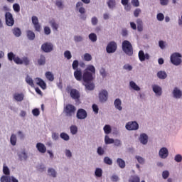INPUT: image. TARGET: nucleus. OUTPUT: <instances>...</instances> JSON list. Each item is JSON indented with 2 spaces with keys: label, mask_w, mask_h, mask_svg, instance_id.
Returning a JSON list of instances; mask_svg holds the SVG:
<instances>
[{
  "label": "nucleus",
  "mask_w": 182,
  "mask_h": 182,
  "mask_svg": "<svg viewBox=\"0 0 182 182\" xmlns=\"http://www.w3.org/2000/svg\"><path fill=\"white\" fill-rule=\"evenodd\" d=\"M125 127L127 130H137L139 129V124L136 122H128Z\"/></svg>",
  "instance_id": "12"
},
{
  "label": "nucleus",
  "mask_w": 182,
  "mask_h": 182,
  "mask_svg": "<svg viewBox=\"0 0 182 182\" xmlns=\"http://www.w3.org/2000/svg\"><path fill=\"white\" fill-rule=\"evenodd\" d=\"M173 97H175V99H180V97H181V91L180 90H178V88L175 87L173 89Z\"/></svg>",
  "instance_id": "20"
},
{
  "label": "nucleus",
  "mask_w": 182,
  "mask_h": 182,
  "mask_svg": "<svg viewBox=\"0 0 182 182\" xmlns=\"http://www.w3.org/2000/svg\"><path fill=\"white\" fill-rule=\"evenodd\" d=\"M137 29L139 32H143V21L141 19L136 20Z\"/></svg>",
  "instance_id": "24"
},
{
  "label": "nucleus",
  "mask_w": 182,
  "mask_h": 182,
  "mask_svg": "<svg viewBox=\"0 0 182 182\" xmlns=\"http://www.w3.org/2000/svg\"><path fill=\"white\" fill-rule=\"evenodd\" d=\"M36 84L38 86H40L41 89H43V90H45V89H46V83L45 82V81H43V80H42V78L37 77L36 79Z\"/></svg>",
  "instance_id": "17"
},
{
  "label": "nucleus",
  "mask_w": 182,
  "mask_h": 182,
  "mask_svg": "<svg viewBox=\"0 0 182 182\" xmlns=\"http://www.w3.org/2000/svg\"><path fill=\"white\" fill-rule=\"evenodd\" d=\"M168 176H170V173H168V171H164L162 173V177L164 178V180L168 178Z\"/></svg>",
  "instance_id": "54"
},
{
  "label": "nucleus",
  "mask_w": 182,
  "mask_h": 182,
  "mask_svg": "<svg viewBox=\"0 0 182 182\" xmlns=\"http://www.w3.org/2000/svg\"><path fill=\"white\" fill-rule=\"evenodd\" d=\"M156 18L159 21H164V14H163V13H159L157 14L156 16Z\"/></svg>",
  "instance_id": "56"
},
{
  "label": "nucleus",
  "mask_w": 182,
  "mask_h": 182,
  "mask_svg": "<svg viewBox=\"0 0 182 182\" xmlns=\"http://www.w3.org/2000/svg\"><path fill=\"white\" fill-rule=\"evenodd\" d=\"M38 63L40 65H45L46 63V58L45 55H41L40 58L38 60Z\"/></svg>",
  "instance_id": "33"
},
{
  "label": "nucleus",
  "mask_w": 182,
  "mask_h": 182,
  "mask_svg": "<svg viewBox=\"0 0 182 182\" xmlns=\"http://www.w3.org/2000/svg\"><path fill=\"white\" fill-rule=\"evenodd\" d=\"M171 62L172 65L178 66L181 65V54L178 53H174L171 55Z\"/></svg>",
  "instance_id": "4"
},
{
  "label": "nucleus",
  "mask_w": 182,
  "mask_h": 182,
  "mask_svg": "<svg viewBox=\"0 0 182 182\" xmlns=\"http://www.w3.org/2000/svg\"><path fill=\"white\" fill-rule=\"evenodd\" d=\"M89 39L91 40V42H96L97 41V36L95 33H92L89 35Z\"/></svg>",
  "instance_id": "38"
},
{
  "label": "nucleus",
  "mask_w": 182,
  "mask_h": 182,
  "mask_svg": "<svg viewBox=\"0 0 182 182\" xmlns=\"http://www.w3.org/2000/svg\"><path fill=\"white\" fill-rule=\"evenodd\" d=\"M130 182H140V178L137 176H134L131 178Z\"/></svg>",
  "instance_id": "55"
},
{
  "label": "nucleus",
  "mask_w": 182,
  "mask_h": 182,
  "mask_svg": "<svg viewBox=\"0 0 182 182\" xmlns=\"http://www.w3.org/2000/svg\"><path fill=\"white\" fill-rule=\"evenodd\" d=\"M153 91L154 92V93H156V95H157V96H161V87H160V86L159 85H153L152 87Z\"/></svg>",
  "instance_id": "21"
},
{
  "label": "nucleus",
  "mask_w": 182,
  "mask_h": 182,
  "mask_svg": "<svg viewBox=\"0 0 182 182\" xmlns=\"http://www.w3.org/2000/svg\"><path fill=\"white\" fill-rule=\"evenodd\" d=\"M13 9H14V12H20L21 6H19V4H14L13 5Z\"/></svg>",
  "instance_id": "46"
},
{
  "label": "nucleus",
  "mask_w": 182,
  "mask_h": 182,
  "mask_svg": "<svg viewBox=\"0 0 182 182\" xmlns=\"http://www.w3.org/2000/svg\"><path fill=\"white\" fill-rule=\"evenodd\" d=\"M129 86L130 87H132V89L136 90V92H139L140 90V87L136 85V82H134V81H130Z\"/></svg>",
  "instance_id": "27"
},
{
  "label": "nucleus",
  "mask_w": 182,
  "mask_h": 182,
  "mask_svg": "<svg viewBox=\"0 0 182 182\" xmlns=\"http://www.w3.org/2000/svg\"><path fill=\"white\" fill-rule=\"evenodd\" d=\"M14 62H15L16 63V65H23V61H22V59H21V58H19L18 56L14 58Z\"/></svg>",
  "instance_id": "47"
},
{
  "label": "nucleus",
  "mask_w": 182,
  "mask_h": 182,
  "mask_svg": "<svg viewBox=\"0 0 182 182\" xmlns=\"http://www.w3.org/2000/svg\"><path fill=\"white\" fill-rule=\"evenodd\" d=\"M104 163L108 164V166H112L113 164V161L109 158V156H106L104 158Z\"/></svg>",
  "instance_id": "36"
},
{
  "label": "nucleus",
  "mask_w": 182,
  "mask_h": 182,
  "mask_svg": "<svg viewBox=\"0 0 182 182\" xmlns=\"http://www.w3.org/2000/svg\"><path fill=\"white\" fill-rule=\"evenodd\" d=\"M46 77L50 82H53V80H55V76L50 73V71L46 73Z\"/></svg>",
  "instance_id": "25"
},
{
  "label": "nucleus",
  "mask_w": 182,
  "mask_h": 182,
  "mask_svg": "<svg viewBox=\"0 0 182 182\" xmlns=\"http://www.w3.org/2000/svg\"><path fill=\"white\" fill-rule=\"evenodd\" d=\"M32 23L34 25V29L37 32H41V24H39V20L36 16H32Z\"/></svg>",
  "instance_id": "11"
},
{
  "label": "nucleus",
  "mask_w": 182,
  "mask_h": 182,
  "mask_svg": "<svg viewBox=\"0 0 182 182\" xmlns=\"http://www.w3.org/2000/svg\"><path fill=\"white\" fill-rule=\"evenodd\" d=\"M74 77L76 79V80H78V82H80L82 79H83V73H82V69H77L74 72Z\"/></svg>",
  "instance_id": "15"
},
{
  "label": "nucleus",
  "mask_w": 182,
  "mask_h": 182,
  "mask_svg": "<svg viewBox=\"0 0 182 182\" xmlns=\"http://www.w3.org/2000/svg\"><path fill=\"white\" fill-rule=\"evenodd\" d=\"M99 100L101 103H105L107 102V99H109V92L106 90H102L99 92Z\"/></svg>",
  "instance_id": "7"
},
{
  "label": "nucleus",
  "mask_w": 182,
  "mask_h": 182,
  "mask_svg": "<svg viewBox=\"0 0 182 182\" xmlns=\"http://www.w3.org/2000/svg\"><path fill=\"white\" fill-rule=\"evenodd\" d=\"M60 137H61L63 140H65V141H68V140L70 139L69 135L65 132L61 133Z\"/></svg>",
  "instance_id": "44"
},
{
  "label": "nucleus",
  "mask_w": 182,
  "mask_h": 182,
  "mask_svg": "<svg viewBox=\"0 0 182 182\" xmlns=\"http://www.w3.org/2000/svg\"><path fill=\"white\" fill-rule=\"evenodd\" d=\"M79 66V61H77V60H75L73 63V69L74 70H76L77 69H80V68H77Z\"/></svg>",
  "instance_id": "48"
},
{
  "label": "nucleus",
  "mask_w": 182,
  "mask_h": 182,
  "mask_svg": "<svg viewBox=\"0 0 182 182\" xmlns=\"http://www.w3.org/2000/svg\"><path fill=\"white\" fill-rule=\"evenodd\" d=\"M107 53H114L117 50V43L114 41L109 42L106 48Z\"/></svg>",
  "instance_id": "6"
},
{
  "label": "nucleus",
  "mask_w": 182,
  "mask_h": 182,
  "mask_svg": "<svg viewBox=\"0 0 182 182\" xmlns=\"http://www.w3.org/2000/svg\"><path fill=\"white\" fill-rule=\"evenodd\" d=\"M85 86L87 90H93L95 89V84L92 82H85Z\"/></svg>",
  "instance_id": "26"
},
{
  "label": "nucleus",
  "mask_w": 182,
  "mask_h": 182,
  "mask_svg": "<svg viewBox=\"0 0 182 182\" xmlns=\"http://www.w3.org/2000/svg\"><path fill=\"white\" fill-rule=\"evenodd\" d=\"M12 32L14 35L16 36V38H19V36L22 35V32L21 31V29L19 28H14Z\"/></svg>",
  "instance_id": "28"
},
{
  "label": "nucleus",
  "mask_w": 182,
  "mask_h": 182,
  "mask_svg": "<svg viewBox=\"0 0 182 182\" xmlns=\"http://www.w3.org/2000/svg\"><path fill=\"white\" fill-rule=\"evenodd\" d=\"M75 112L76 107H75L73 105L68 104L64 107V113L67 117H72V116H73Z\"/></svg>",
  "instance_id": "3"
},
{
  "label": "nucleus",
  "mask_w": 182,
  "mask_h": 182,
  "mask_svg": "<svg viewBox=\"0 0 182 182\" xmlns=\"http://www.w3.org/2000/svg\"><path fill=\"white\" fill-rule=\"evenodd\" d=\"M70 133L73 134H76L77 133V127L76 125H72L70 127Z\"/></svg>",
  "instance_id": "42"
},
{
  "label": "nucleus",
  "mask_w": 182,
  "mask_h": 182,
  "mask_svg": "<svg viewBox=\"0 0 182 182\" xmlns=\"http://www.w3.org/2000/svg\"><path fill=\"white\" fill-rule=\"evenodd\" d=\"M117 164L119 166L120 168H124V167H126V162L124 161V160L120 158H118L117 159Z\"/></svg>",
  "instance_id": "22"
},
{
  "label": "nucleus",
  "mask_w": 182,
  "mask_h": 182,
  "mask_svg": "<svg viewBox=\"0 0 182 182\" xmlns=\"http://www.w3.org/2000/svg\"><path fill=\"white\" fill-rule=\"evenodd\" d=\"M107 6L109 8V9H113L116 7V1L114 0H109L107 2Z\"/></svg>",
  "instance_id": "29"
},
{
  "label": "nucleus",
  "mask_w": 182,
  "mask_h": 182,
  "mask_svg": "<svg viewBox=\"0 0 182 182\" xmlns=\"http://www.w3.org/2000/svg\"><path fill=\"white\" fill-rule=\"evenodd\" d=\"M41 49L46 53H49L53 50V45L50 43H46L41 46Z\"/></svg>",
  "instance_id": "10"
},
{
  "label": "nucleus",
  "mask_w": 182,
  "mask_h": 182,
  "mask_svg": "<svg viewBox=\"0 0 182 182\" xmlns=\"http://www.w3.org/2000/svg\"><path fill=\"white\" fill-rule=\"evenodd\" d=\"M105 144H113L114 139L109 138V136L106 135L105 138Z\"/></svg>",
  "instance_id": "34"
},
{
  "label": "nucleus",
  "mask_w": 182,
  "mask_h": 182,
  "mask_svg": "<svg viewBox=\"0 0 182 182\" xmlns=\"http://www.w3.org/2000/svg\"><path fill=\"white\" fill-rule=\"evenodd\" d=\"M137 160V161L140 164H144V159H143V157L139 156H136L135 157Z\"/></svg>",
  "instance_id": "57"
},
{
  "label": "nucleus",
  "mask_w": 182,
  "mask_h": 182,
  "mask_svg": "<svg viewBox=\"0 0 182 182\" xmlns=\"http://www.w3.org/2000/svg\"><path fill=\"white\" fill-rule=\"evenodd\" d=\"M44 33L46 35H50V28L48 26L44 28Z\"/></svg>",
  "instance_id": "64"
},
{
  "label": "nucleus",
  "mask_w": 182,
  "mask_h": 182,
  "mask_svg": "<svg viewBox=\"0 0 182 182\" xmlns=\"http://www.w3.org/2000/svg\"><path fill=\"white\" fill-rule=\"evenodd\" d=\"M64 56H65V58H66L68 60L72 59V54L70 53V51H69V50H66L64 53Z\"/></svg>",
  "instance_id": "52"
},
{
  "label": "nucleus",
  "mask_w": 182,
  "mask_h": 182,
  "mask_svg": "<svg viewBox=\"0 0 182 182\" xmlns=\"http://www.w3.org/2000/svg\"><path fill=\"white\" fill-rule=\"evenodd\" d=\"M97 153L99 154V156H103L105 154V149H103V148L101 146H99L97 148Z\"/></svg>",
  "instance_id": "51"
},
{
  "label": "nucleus",
  "mask_w": 182,
  "mask_h": 182,
  "mask_svg": "<svg viewBox=\"0 0 182 182\" xmlns=\"http://www.w3.org/2000/svg\"><path fill=\"white\" fill-rule=\"evenodd\" d=\"M36 149L38 150L39 153L45 154L46 153V146L43 143L38 142L36 144Z\"/></svg>",
  "instance_id": "16"
},
{
  "label": "nucleus",
  "mask_w": 182,
  "mask_h": 182,
  "mask_svg": "<svg viewBox=\"0 0 182 182\" xmlns=\"http://www.w3.org/2000/svg\"><path fill=\"white\" fill-rule=\"evenodd\" d=\"M138 56L140 62H144V60H149L150 59V55L149 53L144 54V51L143 50H139Z\"/></svg>",
  "instance_id": "13"
},
{
  "label": "nucleus",
  "mask_w": 182,
  "mask_h": 182,
  "mask_svg": "<svg viewBox=\"0 0 182 182\" xmlns=\"http://www.w3.org/2000/svg\"><path fill=\"white\" fill-rule=\"evenodd\" d=\"M122 48L126 55L133 56V46L130 41L124 40L122 43Z\"/></svg>",
  "instance_id": "2"
},
{
  "label": "nucleus",
  "mask_w": 182,
  "mask_h": 182,
  "mask_svg": "<svg viewBox=\"0 0 182 182\" xmlns=\"http://www.w3.org/2000/svg\"><path fill=\"white\" fill-rule=\"evenodd\" d=\"M5 19L7 26H14V24L15 23V20L14 19V16H12V14H11L10 12H6Z\"/></svg>",
  "instance_id": "8"
},
{
  "label": "nucleus",
  "mask_w": 182,
  "mask_h": 182,
  "mask_svg": "<svg viewBox=\"0 0 182 182\" xmlns=\"http://www.w3.org/2000/svg\"><path fill=\"white\" fill-rule=\"evenodd\" d=\"M157 77L159 79H166L167 77V73L164 71H159L157 73Z\"/></svg>",
  "instance_id": "30"
},
{
  "label": "nucleus",
  "mask_w": 182,
  "mask_h": 182,
  "mask_svg": "<svg viewBox=\"0 0 182 182\" xmlns=\"http://www.w3.org/2000/svg\"><path fill=\"white\" fill-rule=\"evenodd\" d=\"M27 37L30 41H33L35 39V33L31 30L27 31Z\"/></svg>",
  "instance_id": "31"
},
{
  "label": "nucleus",
  "mask_w": 182,
  "mask_h": 182,
  "mask_svg": "<svg viewBox=\"0 0 182 182\" xmlns=\"http://www.w3.org/2000/svg\"><path fill=\"white\" fill-rule=\"evenodd\" d=\"M84 59L87 62H90V60H92V55L90 54H89V53H85L84 55Z\"/></svg>",
  "instance_id": "50"
},
{
  "label": "nucleus",
  "mask_w": 182,
  "mask_h": 182,
  "mask_svg": "<svg viewBox=\"0 0 182 182\" xmlns=\"http://www.w3.org/2000/svg\"><path fill=\"white\" fill-rule=\"evenodd\" d=\"M3 173L5 176H9L11 174V171H9V168L8 166L4 165L3 166Z\"/></svg>",
  "instance_id": "43"
},
{
  "label": "nucleus",
  "mask_w": 182,
  "mask_h": 182,
  "mask_svg": "<svg viewBox=\"0 0 182 182\" xmlns=\"http://www.w3.org/2000/svg\"><path fill=\"white\" fill-rule=\"evenodd\" d=\"M114 105L115 106V108L117 109V110H123V107H122V100H120V99H116L114 100Z\"/></svg>",
  "instance_id": "19"
},
{
  "label": "nucleus",
  "mask_w": 182,
  "mask_h": 182,
  "mask_svg": "<svg viewBox=\"0 0 182 182\" xmlns=\"http://www.w3.org/2000/svg\"><path fill=\"white\" fill-rule=\"evenodd\" d=\"M100 73L102 77H106L107 73H106V70L105 68H101L100 70Z\"/></svg>",
  "instance_id": "60"
},
{
  "label": "nucleus",
  "mask_w": 182,
  "mask_h": 182,
  "mask_svg": "<svg viewBox=\"0 0 182 182\" xmlns=\"http://www.w3.org/2000/svg\"><path fill=\"white\" fill-rule=\"evenodd\" d=\"M132 4L133 5V6H139L140 5V2H139V0H132Z\"/></svg>",
  "instance_id": "62"
},
{
  "label": "nucleus",
  "mask_w": 182,
  "mask_h": 182,
  "mask_svg": "<svg viewBox=\"0 0 182 182\" xmlns=\"http://www.w3.org/2000/svg\"><path fill=\"white\" fill-rule=\"evenodd\" d=\"M139 140L141 144H146L149 141V136L146 134H141Z\"/></svg>",
  "instance_id": "18"
},
{
  "label": "nucleus",
  "mask_w": 182,
  "mask_h": 182,
  "mask_svg": "<svg viewBox=\"0 0 182 182\" xmlns=\"http://www.w3.org/2000/svg\"><path fill=\"white\" fill-rule=\"evenodd\" d=\"M32 113L34 116L38 117L41 114V111H39V109L35 108L32 110Z\"/></svg>",
  "instance_id": "53"
},
{
  "label": "nucleus",
  "mask_w": 182,
  "mask_h": 182,
  "mask_svg": "<svg viewBox=\"0 0 182 182\" xmlns=\"http://www.w3.org/2000/svg\"><path fill=\"white\" fill-rule=\"evenodd\" d=\"M102 175H103V171H102V168H97L95 170L96 177H102Z\"/></svg>",
  "instance_id": "39"
},
{
  "label": "nucleus",
  "mask_w": 182,
  "mask_h": 182,
  "mask_svg": "<svg viewBox=\"0 0 182 182\" xmlns=\"http://www.w3.org/2000/svg\"><path fill=\"white\" fill-rule=\"evenodd\" d=\"M104 132L105 134H110V133H112V128L109 127V125H105L104 127Z\"/></svg>",
  "instance_id": "41"
},
{
  "label": "nucleus",
  "mask_w": 182,
  "mask_h": 182,
  "mask_svg": "<svg viewBox=\"0 0 182 182\" xmlns=\"http://www.w3.org/2000/svg\"><path fill=\"white\" fill-rule=\"evenodd\" d=\"M96 77V68L92 65L87 66L82 74L84 83H90Z\"/></svg>",
  "instance_id": "1"
},
{
  "label": "nucleus",
  "mask_w": 182,
  "mask_h": 182,
  "mask_svg": "<svg viewBox=\"0 0 182 182\" xmlns=\"http://www.w3.org/2000/svg\"><path fill=\"white\" fill-rule=\"evenodd\" d=\"M1 182H11V176H1Z\"/></svg>",
  "instance_id": "45"
},
{
  "label": "nucleus",
  "mask_w": 182,
  "mask_h": 182,
  "mask_svg": "<svg viewBox=\"0 0 182 182\" xmlns=\"http://www.w3.org/2000/svg\"><path fill=\"white\" fill-rule=\"evenodd\" d=\"M159 154L161 159H167V157H168V149L166 147H163L159 150Z\"/></svg>",
  "instance_id": "14"
},
{
  "label": "nucleus",
  "mask_w": 182,
  "mask_h": 182,
  "mask_svg": "<svg viewBox=\"0 0 182 182\" xmlns=\"http://www.w3.org/2000/svg\"><path fill=\"white\" fill-rule=\"evenodd\" d=\"M141 13V10L140 9H136L134 11V15L136 18H138L139 15Z\"/></svg>",
  "instance_id": "61"
},
{
  "label": "nucleus",
  "mask_w": 182,
  "mask_h": 182,
  "mask_svg": "<svg viewBox=\"0 0 182 182\" xmlns=\"http://www.w3.org/2000/svg\"><path fill=\"white\" fill-rule=\"evenodd\" d=\"M68 93H70V97L74 100H79L80 99V93L76 89H71L70 87L67 88Z\"/></svg>",
  "instance_id": "5"
},
{
  "label": "nucleus",
  "mask_w": 182,
  "mask_h": 182,
  "mask_svg": "<svg viewBox=\"0 0 182 182\" xmlns=\"http://www.w3.org/2000/svg\"><path fill=\"white\" fill-rule=\"evenodd\" d=\"M50 24H51L53 29H54L55 31H58L59 26L58 25V23H56V22L50 21Z\"/></svg>",
  "instance_id": "58"
},
{
  "label": "nucleus",
  "mask_w": 182,
  "mask_h": 182,
  "mask_svg": "<svg viewBox=\"0 0 182 182\" xmlns=\"http://www.w3.org/2000/svg\"><path fill=\"white\" fill-rule=\"evenodd\" d=\"M77 119H79V120H83L87 117V112H86L84 109H79L77 111L76 114Z\"/></svg>",
  "instance_id": "9"
},
{
  "label": "nucleus",
  "mask_w": 182,
  "mask_h": 182,
  "mask_svg": "<svg viewBox=\"0 0 182 182\" xmlns=\"http://www.w3.org/2000/svg\"><path fill=\"white\" fill-rule=\"evenodd\" d=\"M91 22L92 25L96 26L97 25V22H99V21L97 20V17H92L91 19Z\"/></svg>",
  "instance_id": "63"
},
{
  "label": "nucleus",
  "mask_w": 182,
  "mask_h": 182,
  "mask_svg": "<svg viewBox=\"0 0 182 182\" xmlns=\"http://www.w3.org/2000/svg\"><path fill=\"white\" fill-rule=\"evenodd\" d=\"M26 82L28 85H29V86H31V87H33V86H35V85L33 84V80H32V78H31L29 75L26 76Z\"/></svg>",
  "instance_id": "32"
},
{
  "label": "nucleus",
  "mask_w": 182,
  "mask_h": 182,
  "mask_svg": "<svg viewBox=\"0 0 182 182\" xmlns=\"http://www.w3.org/2000/svg\"><path fill=\"white\" fill-rule=\"evenodd\" d=\"M7 57L9 60H10V62H12V60H15V58H16V55L12 52H10L7 54Z\"/></svg>",
  "instance_id": "40"
},
{
  "label": "nucleus",
  "mask_w": 182,
  "mask_h": 182,
  "mask_svg": "<svg viewBox=\"0 0 182 182\" xmlns=\"http://www.w3.org/2000/svg\"><path fill=\"white\" fill-rule=\"evenodd\" d=\"M14 99H15L16 102H22V100H23V94L16 93L14 95Z\"/></svg>",
  "instance_id": "23"
},
{
  "label": "nucleus",
  "mask_w": 182,
  "mask_h": 182,
  "mask_svg": "<svg viewBox=\"0 0 182 182\" xmlns=\"http://www.w3.org/2000/svg\"><path fill=\"white\" fill-rule=\"evenodd\" d=\"M10 143L12 146L16 145V135L12 134L10 138Z\"/></svg>",
  "instance_id": "35"
},
{
  "label": "nucleus",
  "mask_w": 182,
  "mask_h": 182,
  "mask_svg": "<svg viewBox=\"0 0 182 182\" xmlns=\"http://www.w3.org/2000/svg\"><path fill=\"white\" fill-rule=\"evenodd\" d=\"M48 173L49 174V176H51V177H56V171H55V169L50 168L48 170Z\"/></svg>",
  "instance_id": "37"
},
{
  "label": "nucleus",
  "mask_w": 182,
  "mask_h": 182,
  "mask_svg": "<svg viewBox=\"0 0 182 182\" xmlns=\"http://www.w3.org/2000/svg\"><path fill=\"white\" fill-rule=\"evenodd\" d=\"M75 42H82L83 41V38L80 36H75L74 37Z\"/></svg>",
  "instance_id": "59"
},
{
  "label": "nucleus",
  "mask_w": 182,
  "mask_h": 182,
  "mask_svg": "<svg viewBox=\"0 0 182 182\" xmlns=\"http://www.w3.org/2000/svg\"><path fill=\"white\" fill-rule=\"evenodd\" d=\"M175 161H176V163H181L182 161V156L181 154H177L175 156L174 158Z\"/></svg>",
  "instance_id": "49"
}]
</instances>
